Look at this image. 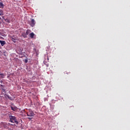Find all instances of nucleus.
Returning a JSON list of instances; mask_svg holds the SVG:
<instances>
[{"label": "nucleus", "mask_w": 130, "mask_h": 130, "mask_svg": "<svg viewBox=\"0 0 130 130\" xmlns=\"http://www.w3.org/2000/svg\"><path fill=\"white\" fill-rule=\"evenodd\" d=\"M27 114V116H34V115H35V114H34V112H32V110H29L26 113Z\"/></svg>", "instance_id": "nucleus-2"}, {"label": "nucleus", "mask_w": 130, "mask_h": 130, "mask_svg": "<svg viewBox=\"0 0 130 130\" xmlns=\"http://www.w3.org/2000/svg\"><path fill=\"white\" fill-rule=\"evenodd\" d=\"M44 63H45L46 67H47V68H48L49 67V64L45 63V62H44Z\"/></svg>", "instance_id": "nucleus-16"}, {"label": "nucleus", "mask_w": 130, "mask_h": 130, "mask_svg": "<svg viewBox=\"0 0 130 130\" xmlns=\"http://www.w3.org/2000/svg\"><path fill=\"white\" fill-rule=\"evenodd\" d=\"M25 62H26V63H27V62H28V59H25Z\"/></svg>", "instance_id": "nucleus-18"}, {"label": "nucleus", "mask_w": 130, "mask_h": 130, "mask_svg": "<svg viewBox=\"0 0 130 130\" xmlns=\"http://www.w3.org/2000/svg\"><path fill=\"white\" fill-rule=\"evenodd\" d=\"M11 109L13 110V111H17L18 110V108L17 107H11Z\"/></svg>", "instance_id": "nucleus-5"}, {"label": "nucleus", "mask_w": 130, "mask_h": 130, "mask_svg": "<svg viewBox=\"0 0 130 130\" xmlns=\"http://www.w3.org/2000/svg\"><path fill=\"white\" fill-rule=\"evenodd\" d=\"M29 24L31 27H34V26H35V24H36L35 20H34V19H31L30 22H29Z\"/></svg>", "instance_id": "nucleus-3"}, {"label": "nucleus", "mask_w": 130, "mask_h": 130, "mask_svg": "<svg viewBox=\"0 0 130 130\" xmlns=\"http://www.w3.org/2000/svg\"><path fill=\"white\" fill-rule=\"evenodd\" d=\"M10 122H12L13 123H15V121L14 120H10Z\"/></svg>", "instance_id": "nucleus-17"}, {"label": "nucleus", "mask_w": 130, "mask_h": 130, "mask_svg": "<svg viewBox=\"0 0 130 130\" xmlns=\"http://www.w3.org/2000/svg\"><path fill=\"white\" fill-rule=\"evenodd\" d=\"M7 96H8V98H10V96H9L7 95Z\"/></svg>", "instance_id": "nucleus-20"}, {"label": "nucleus", "mask_w": 130, "mask_h": 130, "mask_svg": "<svg viewBox=\"0 0 130 130\" xmlns=\"http://www.w3.org/2000/svg\"><path fill=\"white\" fill-rule=\"evenodd\" d=\"M5 22H6L7 23H10V20H9V19L6 18L5 19Z\"/></svg>", "instance_id": "nucleus-12"}, {"label": "nucleus", "mask_w": 130, "mask_h": 130, "mask_svg": "<svg viewBox=\"0 0 130 130\" xmlns=\"http://www.w3.org/2000/svg\"><path fill=\"white\" fill-rule=\"evenodd\" d=\"M0 43L2 46H4V45H5L6 44V41L0 40Z\"/></svg>", "instance_id": "nucleus-7"}, {"label": "nucleus", "mask_w": 130, "mask_h": 130, "mask_svg": "<svg viewBox=\"0 0 130 130\" xmlns=\"http://www.w3.org/2000/svg\"><path fill=\"white\" fill-rule=\"evenodd\" d=\"M1 88H2V89H4V88H5V85H1Z\"/></svg>", "instance_id": "nucleus-15"}, {"label": "nucleus", "mask_w": 130, "mask_h": 130, "mask_svg": "<svg viewBox=\"0 0 130 130\" xmlns=\"http://www.w3.org/2000/svg\"><path fill=\"white\" fill-rule=\"evenodd\" d=\"M27 35H26V33H23V34H22V36H23V37H24V38H27Z\"/></svg>", "instance_id": "nucleus-11"}, {"label": "nucleus", "mask_w": 130, "mask_h": 130, "mask_svg": "<svg viewBox=\"0 0 130 130\" xmlns=\"http://www.w3.org/2000/svg\"><path fill=\"white\" fill-rule=\"evenodd\" d=\"M34 36H35V34H34L33 32H31L29 35V37L30 38H34Z\"/></svg>", "instance_id": "nucleus-8"}, {"label": "nucleus", "mask_w": 130, "mask_h": 130, "mask_svg": "<svg viewBox=\"0 0 130 130\" xmlns=\"http://www.w3.org/2000/svg\"><path fill=\"white\" fill-rule=\"evenodd\" d=\"M30 32H31V30H30V29H27L25 34H26L27 35H28Z\"/></svg>", "instance_id": "nucleus-10"}, {"label": "nucleus", "mask_w": 130, "mask_h": 130, "mask_svg": "<svg viewBox=\"0 0 130 130\" xmlns=\"http://www.w3.org/2000/svg\"><path fill=\"white\" fill-rule=\"evenodd\" d=\"M4 10L2 9H0V16L2 17L3 19H5V17H4Z\"/></svg>", "instance_id": "nucleus-4"}, {"label": "nucleus", "mask_w": 130, "mask_h": 130, "mask_svg": "<svg viewBox=\"0 0 130 130\" xmlns=\"http://www.w3.org/2000/svg\"><path fill=\"white\" fill-rule=\"evenodd\" d=\"M0 20H2V17H0Z\"/></svg>", "instance_id": "nucleus-21"}, {"label": "nucleus", "mask_w": 130, "mask_h": 130, "mask_svg": "<svg viewBox=\"0 0 130 130\" xmlns=\"http://www.w3.org/2000/svg\"><path fill=\"white\" fill-rule=\"evenodd\" d=\"M28 119H31V118L28 117Z\"/></svg>", "instance_id": "nucleus-19"}, {"label": "nucleus", "mask_w": 130, "mask_h": 130, "mask_svg": "<svg viewBox=\"0 0 130 130\" xmlns=\"http://www.w3.org/2000/svg\"><path fill=\"white\" fill-rule=\"evenodd\" d=\"M11 40L13 42H16V39L14 38H11Z\"/></svg>", "instance_id": "nucleus-13"}, {"label": "nucleus", "mask_w": 130, "mask_h": 130, "mask_svg": "<svg viewBox=\"0 0 130 130\" xmlns=\"http://www.w3.org/2000/svg\"><path fill=\"white\" fill-rule=\"evenodd\" d=\"M3 92L4 93H7V91H6V89L5 88H2Z\"/></svg>", "instance_id": "nucleus-14"}, {"label": "nucleus", "mask_w": 130, "mask_h": 130, "mask_svg": "<svg viewBox=\"0 0 130 130\" xmlns=\"http://www.w3.org/2000/svg\"><path fill=\"white\" fill-rule=\"evenodd\" d=\"M0 78H1L2 79H4V78H5V74H0Z\"/></svg>", "instance_id": "nucleus-9"}, {"label": "nucleus", "mask_w": 130, "mask_h": 130, "mask_svg": "<svg viewBox=\"0 0 130 130\" xmlns=\"http://www.w3.org/2000/svg\"><path fill=\"white\" fill-rule=\"evenodd\" d=\"M5 8V5L3 3V2H0V9H4Z\"/></svg>", "instance_id": "nucleus-6"}, {"label": "nucleus", "mask_w": 130, "mask_h": 130, "mask_svg": "<svg viewBox=\"0 0 130 130\" xmlns=\"http://www.w3.org/2000/svg\"><path fill=\"white\" fill-rule=\"evenodd\" d=\"M9 119H10V120H14L15 123H16V124H19V122L17 121V119H16V117L13 116H9Z\"/></svg>", "instance_id": "nucleus-1"}]
</instances>
